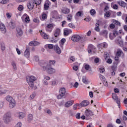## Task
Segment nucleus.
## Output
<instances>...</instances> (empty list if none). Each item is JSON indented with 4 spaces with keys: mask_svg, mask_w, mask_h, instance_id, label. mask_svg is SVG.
Returning <instances> with one entry per match:
<instances>
[{
    "mask_svg": "<svg viewBox=\"0 0 127 127\" xmlns=\"http://www.w3.org/2000/svg\"><path fill=\"white\" fill-rule=\"evenodd\" d=\"M85 115L88 118V119H90V117L94 116V114H93L92 111L89 109H86L85 111Z\"/></svg>",
    "mask_w": 127,
    "mask_h": 127,
    "instance_id": "obj_9",
    "label": "nucleus"
},
{
    "mask_svg": "<svg viewBox=\"0 0 127 127\" xmlns=\"http://www.w3.org/2000/svg\"><path fill=\"white\" fill-rule=\"evenodd\" d=\"M104 47L106 48L107 47V45L106 44H100L98 45V47Z\"/></svg>",
    "mask_w": 127,
    "mask_h": 127,
    "instance_id": "obj_48",
    "label": "nucleus"
},
{
    "mask_svg": "<svg viewBox=\"0 0 127 127\" xmlns=\"http://www.w3.org/2000/svg\"><path fill=\"white\" fill-rule=\"evenodd\" d=\"M90 13L91 15H95V14H96V10H95L94 9H92L90 10Z\"/></svg>",
    "mask_w": 127,
    "mask_h": 127,
    "instance_id": "obj_43",
    "label": "nucleus"
},
{
    "mask_svg": "<svg viewBox=\"0 0 127 127\" xmlns=\"http://www.w3.org/2000/svg\"><path fill=\"white\" fill-rule=\"evenodd\" d=\"M112 33H110L109 34V38H110V39L111 40H113V39H114V38L115 37H116L117 36V35H118L119 34V32L116 31V30H114L113 31V36H112Z\"/></svg>",
    "mask_w": 127,
    "mask_h": 127,
    "instance_id": "obj_13",
    "label": "nucleus"
},
{
    "mask_svg": "<svg viewBox=\"0 0 127 127\" xmlns=\"http://www.w3.org/2000/svg\"><path fill=\"white\" fill-rule=\"evenodd\" d=\"M101 22H102L100 20H97V23H96V27L95 28V30H96V31H97L98 32H99V31H100V28L99 27V26L100 25V23H101Z\"/></svg>",
    "mask_w": 127,
    "mask_h": 127,
    "instance_id": "obj_20",
    "label": "nucleus"
},
{
    "mask_svg": "<svg viewBox=\"0 0 127 127\" xmlns=\"http://www.w3.org/2000/svg\"><path fill=\"white\" fill-rule=\"evenodd\" d=\"M82 82L84 83V84H86V85L89 83V81H88V80H87L86 76H83Z\"/></svg>",
    "mask_w": 127,
    "mask_h": 127,
    "instance_id": "obj_34",
    "label": "nucleus"
},
{
    "mask_svg": "<svg viewBox=\"0 0 127 127\" xmlns=\"http://www.w3.org/2000/svg\"><path fill=\"white\" fill-rule=\"evenodd\" d=\"M112 98L116 101L117 104H118V108H121V99H119V97L116 93L112 94Z\"/></svg>",
    "mask_w": 127,
    "mask_h": 127,
    "instance_id": "obj_6",
    "label": "nucleus"
},
{
    "mask_svg": "<svg viewBox=\"0 0 127 127\" xmlns=\"http://www.w3.org/2000/svg\"><path fill=\"white\" fill-rule=\"evenodd\" d=\"M6 100L9 103V107L10 109H12L15 107V100L10 96H7L6 97Z\"/></svg>",
    "mask_w": 127,
    "mask_h": 127,
    "instance_id": "obj_3",
    "label": "nucleus"
},
{
    "mask_svg": "<svg viewBox=\"0 0 127 127\" xmlns=\"http://www.w3.org/2000/svg\"><path fill=\"white\" fill-rule=\"evenodd\" d=\"M90 104V102L87 100H84L80 104L78 105L79 108H82V107H87Z\"/></svg>",
    "mask_w": 127,
    "mask_h": 127,
    "instance_id": "obj_11",
    "label": "nucleus"
},
{
    "mask_svg": "<svg viewBox=\"0 0 127 127\" xmlns=\"http://www.w3.org/2000/svg\"><path fill=\"white\" fill-rule=\"evenodd\" d=\"M118 38L119 39L116 41V43L117 44H118V45H119V46L123 47V46H124V42L122 41V37L119 36Z\"/></svg>",
    "mask_w": 127,
    "mask_h": 127,
    "instance_id": "obj_15",
    "label": "nucleus"
},
{
    "mask_svg": "<svg viewBox=\"0 0 127 127\" xmlns=\"http://www.w3.org/2000/svg\"><path fill=\"white\" fill-rule=\"evenodd\" d=\"M0 46L2 51H4V50H5V46H4V43H1Z\"/></svg>",
    "mask_w": 127,
    "mask_h": 127,
    "instance_id": "obj_41",
    "label": "nucleus"
},
{
    "mask_svg": "<svg viewBox=\"0 0 127 127\" xmlns=\"http://www.w3.org/2000/svg\"><path fill=\"white\" fill-rule=\"evenodd\" d=\"M11 118L10 117H3V121L5 124H8V123H10Z\"/></svg>",
    "mask_w": 127,
    "mask_h": 127,
    "instance_id": "obj_27",
    "label": "nucleus"
},
{
    "mask_svg": "<svg viewBox=\"0 0 127 127\" xmlns=\"http://www.w3.org/2000/svg\"><path fill=\"white\" fill-rule=\"evenodd\" d=\"M44 78L45 79V80H50V77L47 76L46 75H44Z\"/></svg>",
    "mask_w": 127,
    "mask_h": 127,
    "instance_id": "obj_64",
    "label": "nucleus"
},
{
    "mask_svg": "<svg viewBox=\"0 0 127 127\" xmlns=\"http://www.w3.org/2000/svg\"><path fill=\"white\" fill-rule=\"evenodd\" d=\"M35 3L36 4L35 0H31L29 1V2L27 3L28 8H29V9H33Z\"/></svg>",
    "mask_w": 127,
    "mask_h": 127,
    "instance_id": "obj_8",
    "label": "nucleus"
},
{
    "mask_svg": "<svg viewBox=\"0 0 127 127\" xmlns=\"http://www.w3.org/2000/svg\"><path fill=\"white\" fill-rule=\"evenodd\" d=\"M105 16H106V17H110V16H111V12L107 11L105 14Z\"/></svg>",
    "mask_w": 127,
    "mask_h": 127,
    "instance_id": "obj_45",
    "label": "nucleus"
},
{
    "mask_svg": "<svg viewBox=\"0 0 127 127\" xmlns=\"http://www.w3.org/2000/svg\"><path fill=\"white\" fill-rule=\"evenodd\" d=\"M80 40L81 43H83V42H85V41H86V40H87V39H86V37L82 36V37H80Z\"/></svg>",
    "mask_w": 127,
    "mask_h": 127,
    "instance_id": "obj_40",
    "label": "nucleus"
},
{
    "mask_svg": "<svg viewBox=\"0 0 127 127\" xmlns=\"http://www.w3.org/2000/svg\"><path fill=\"white\" fill-rule=\"evenodd\" d=\"M112 72H111V75L112 76H115L116 74V71H117V65H113L111 67Z\"/></svg>",
    "mask_w": 127,
    "mask_h": 127,
    "instance_id": "obj_18",
    "label": "nucleus"
},
{
    "mask_svg": "<svg viewBox=\"0 0 127 127\" xmlns=\"http://www.w3.org/2000/svg\"><path fill=\"white\" fill-rule=\"evenodd\" d=\"M18 9L20 11H21V10H23V6L22 5H20L18 7Z\"/></svg>",
    "mask_w": 127,
    "mask_h": 127,
    "instance_id": "obj_52",
    "label": "nucleus"
},
{
    "mask_svg": "<svg viewBox=\"0 0 127 127\" xmlns=\"http://www.w3.org/2000/svg\"><path fill=\"white\" fill-rule=\"evenodd\" d=\"M113 8H114V9H118V8H119V6H118V5H117V4H115L113 5Z\"/></svg>",
    "mask_w": 127,
    "mask_h": 127,
    "instance_id": "obj_60",
    "label": "nucleus"
},
{
    "mask_svg": "<svg viewBox=\"0 0 127 127\" xmlns=\"http://www.w3.org/2000/svg\"><path fill=\"white\" fill-rule=\"evenodd\" d=\"M76 16L82 17V16L84 15V13H83V11H79L76 13Z\"/></svg>",
    "mask_w": 127,
    "mask_h": 127,
    "instance_id": "obj_33",
    "label": "nucleus"
},
{
    "mask_svg": "<svg viewBox=\"0 0 127 127\" xmlns=\"http://www.w3.org/2000/svg\"><path fill=\"white\" fill-rule=\"evenodd\" d=\"M54 50L55 51L57 54H61L62 51H61V49L58 46V45H56L54 46Z\"/></svg>",
    "mask_w": 127,
    "mask_h": 127,
    "instance_id": "obj_12",
    "label": "nucleus"
},
{
    "mask_svg": "<svg viewBox=\"0 0 127 127\" xmlns=\"http://www.w3.org/2000/svg\"><path fill=\"white\" fill-rule=\"evenodd\" d=\"M59 40V38L58 37H56V38H52V40H51V42L52 43H56Z\"/></svg>",
    "mask_w": 127,
    "mask_h": 127,
    "instance_id": "obj_35",
    "label": "nucleus"
},
{
    "mask_svg": "<svg viewBox=\"0 0 127 127\" xmlns=\"http://www.w3.org/2000/svg\"><path fill=\"white\" fill-rule=\"evenodd\" d=\"M100 35L105 37V38H108V31L107 30H104L102 31L99 33Z\"/></svg>",
    "mask_w": 127,
    "mask_h": 127,
    "instance_id": "obj_14",
    "label": "nucleus"
},
{
    "mask_svg": "<svg viewBox=\"0 0 127 127\" xmlns=\"http://www.w3.org/2000/svg\"><path fill=\"white\" fill-rule=\"evenodd\" d=\"M49 3H50L49 1L45 3L44 7L46 10H47L49 8Z\"/></svg>",
    "mask_w": 127,
    "mask_h": 127,
    "instance_id": "obj_32",
    "label": "nucleus"
},
{
    "mask_svg": "<svg viewBox=\"0 0 127 127\" xmlns=\"http://www.w3.org/2000/svg\"><path fill=\"white\" fill-rule=\"evenodd\" d=\"M62 11L63 13H64V14H68V13L70 12V9L67 8H64L62 9Z\"/></svg>",
    "mask_w": 127,
    "mask_h": 127,
    "instance_id": "obj_25",
    "label": "nucleus"
},
{
    "mask_svg": "<svg viewBox=\"0 0 127 127\" xmlns=\"http://www.w3.org/2000/svg\"><path fill=\"white\" fill-rule=\"evenodd\" d=\"M5 118H11V114L9 112H7L4 115V117Z\"/></svg>",
    "mask_w": 127,
    "mask_h": 127,
    "instance_id": "obj_37",
    "label": "nucleus"
},
{
    "mask_svg": "<svg viewBox=\"0 0 127 127\" xmlns=\"http://www.w3.org/2000/svg\"><path fill=\"white\" fill-rule=\"evenodd\" d=\"M24 56L26 57L27 58H28L29 57L30 53H29V50L26 49V51L24 53Z\"/></svg>",
    "mask_w": 127,
    "mask_h": 127,
    "instance_id": "obj_30",
    "label": "nucleus"
},
{
    "mask_svg": "<svg viewBox=\"0 0 127 127\" xmlns=\"http://www.w3.org/2000/svg\"><path fill=\"white\" fill-rule=\"evenodd\" d=\"M112 62H113V61L111 59H109L107 61V63L108 64H112Z\"/></svg>",
    "mask_w": 127,
    "mask_h": 127,
    "instance_id": "obj_61",
    "label": "nucleus"
},
{
    "mask_svg": "<svg viewBox=\"0 0 127 127\" xmlns=\"http://www.w3.org/2000/svg\"><path fill=\"white\" fill-rule=\"evenodd\" d=\"M47 46L49 49H53V48L54 49V46L52 44L47 45Z\"/></svg>",
    "mask_w": 127,
    "mask_h": 127,
    "instance_id": "obj_46",
    "label": "nucleus"
},
{
    "mask_svg": "<svg viewBox=\"0 0 127 127\" xmlns=\"http://www.w3.org/2000/svg\"><path fill=\"white\" fill-rule=\"evenodd\" d=\"M112 22L114 23V24H116V25H119V26H121V23L117 20L113 19Z\"/></svg>",
    "mask_w": 127,
    "mask_h": 127,
    "instance_id": "obj_36",
    "label": "nucleus"
},
{
    "mask_svg": "<svg viewBox=\"0 0 127 127\" xmlns=\"http://www.w3.org/2000/svg\"><path fill=\"white\" fill-rule=\"evenodd\" d=\"M9 1V0H2L0 2V3H2V4H5L7 3Z\"/></svg>",
    "mask_w": 127,
    "mask_h": 127,
    "instance_id": "obj_44",
    "label": "nucleus"
},
{
    "mask_svg": "<svg viewBox=\"0 0 127 127\" xmlns=\"http://www.w3.org/2000/svg\"><path fill=\"white\" fill-rule=\"evenodd\" d=\"M17 116L19 119H23L24 117H25V114L22 113V112H20L17 113Z\"/></svg>",
    "mask_w": 127,
    "mask_h": 127,
    "instance_id": "obj_22",
    "label": "nucleus"
},
{
    "mask_svg": "<svg viewBox=\"0 0 127 127\" xmlns=\"http://www.w3.org/2000/svg\"><path fill=\"white\" fill-rule=\"evenodd\" d=\"M32 120H33V116H32V114H29L28 116L27 121L28 123H30Z\"/></svg>",
    "mask_w": 127,
    "mask_h": 127,
    "instance_id": "obj_31",
    "label": "nucleus"
},
{
    "mask_svg": "<svg viewBox=\"0 0 127 127\" xmlns=\"http://www.w3.org/2000/svg\"><path fill=\"white\" fill-rule=\"evenodd\" d=\"M71 32V30L68 29H65L64 31V34L65 36H68L69 35V34Z\"/></svg>",
    "mask_w": 127,
    "mask_h": 127,
    "instance_id": "obj_28",
    "label": "nucleus"
},
{
    "mask_svg": "<svg viewBox=\"0 0 127 127\" xmlns=\"http://www.w3.org/2000/svg\"><path fill=\"white\" fill-rule=\"evenodd\" d=\"M69 27H70V28H75V25L74 24L71 23L68 24Z\"/></svg>",
    "mask_w": 127,
    "mask_h": 127,
    "instance_id": "obj_50",
    "label": "nucleus"
},
{
    "mask_svg": "<svg viewBox=\"0 0 127 127\" xmlns=\"http://www.w3.org/2000/svg\"><path fill=\"white\" fill-rule=\"evenodd\" d=\"M36 94L35 93L32 94L30 96V98L31 99V100L34 99L35 98Z\"/></svg>",
    "mask_w": 127,
    "mask_h": 127,
    "instance_id": "obj_55",
    "label": "nucleus"
},
{
    "mask_svg": "<svg viewBox=\"0 0 127 127\" xmlns=\"http://www.w3.org/2000/svg\"><path fill=\"white\" fill-rule=\"evenodd\" d=\"M26 80L28 85L32 90H37V86H36V85H34L35 81H36V80H37V78H36V77L33 75H31L30 76H27L26 77Z\"/></svg>",
    "mask_w": 127,
    "mask_h": 127,
    "instance_id": "obj_2",
    "label": "nucleus"
},
{
    "mask_svg": "<svg viewBox=\"0 0 127 127\" xmlns=\"http://www.w3.org/2000/svg\"><path fill=\"white\" fill-rule=\"evenodd\" d=\"M39 44H40V43L36 41H31L29 43V46H36L37 45H39Z\"/></svg>",
    "mask_w": 127,
    "mask_h": 127,
    "instance_id": "obj_19",
    "label": "nucleus"
},
{
    "mask_svg": "<svg viewBox=\"0 0 127 127\" xmlns=\"http://www.w3.org/2000/svg\"><path fill=\"white\" fill-rule=\"evenodd\" d=\"M9 27L10 29H14L15 28V24L12 22H10L9 23Z\"/></svg>",
    "mask_w": 127,
    "mask_h": 127,
    "instance_id": "obj_29",
    "label": "nucleus"
},
{
    "mask_svg": "<svg viewBox=\"0 0 127 127\" xmlns=\"http://www.w3.org/2000/svg\"><path fill=\"white\" fill-rule=\"evenodd\" d=\"M0 29L2 31V33H5L6 32V29L5 26L3 24H1L0 26Z\"/></svg>",
    "mask_w": 127,
    "mask_h": 127,
    "instance_id": "obj_23",
    "label": "nucleus"
},
{
    "mask_svg": "<svg viewBox=\"0 0 127 127\" xmlns=\"http://www.w3.org/2000/svg\"><path fill=\"white\" fill-rule=\"evenodd\" d=\"M84 20H85V21H87L88 22H89V21H91V18L87 17V18H85L84 19Z\"/></svg>",
    "mask_w": 127,
    "mask_h": 127,
    "instance_id": "obj_63",
    "label": "nucleus"
},
{
    "mask_svg": "<svg viewBox=\"0 0 127 127\" xmlns=\"http://www.w3.org/2000/svg\"><path fill=\"white\" fill-rule=\"evenodd\" d=\"M11 65L13 67V70H17V67H16V64L14 62L11 63Z\"/></svg>",
    "mask_w": 127,
    "mask_h": 127,
    "instance_id": "obj_38",
    "label": "nucleus"
},
{
    "mask_svg": "<svg viewBox=\"0 0 127 127\" xmlns=\"http://www.w3.org/2000/svg\"><path fill=\"white\" fill-rule=\"evenodd\" d=\"M40 32L41 33V36H42V37H43V38H44V39H48V35L47 34H46V33L43 32L42 30L40 31Z\"/></svg>",
    "mask_w": 127,
    "mask_h": 127,
    "instance_id": "obj_24",
    "label": "nucleus"
},
{
    "mask_svg": "<svg viewBox=\"0 0 127 127\" xmlns=\"http://www.w3.org/2000/svg\"><path fill=\"white\" fill-rule=\"evenodd\" d=\"M52 28H53V25L52 24H49L46 27V30L49 32H51L52 31Z\"/></svg>",
    "mask_w": 127,
    "mask_h": 127,
    "instance_id": "obj_17",
    "label": "nucleus"
},
{
    "mask_svg": "<svg viewBox=\"0 0 127 127\" xmlns=\"http://www.w3.org/2000/svg\"><path fill=\"white\" fill-rule=\"evenodd\" d=\"M16 36L17 37H20L23 35V31L20 27H17L16 28Z\"/></svg>",
    "mask_w": 127,
    "mask_h": 127,
    "instance_id": "obj_7",
    "label": "nucleus"
},
{
    "mask_svg": "<svg viewBox=\"0 0 127 127\" xmlns=\"http://www.w3.org/2000/svg\"><path fill=\"white\" fill-rule=\"evenodd\" d=\"M81 39V36H80L78 35H74L71 37V40L72 41L78 42V41H79L80 39Z\"/></svg>",
    "mask_w": 127,
    "mask_h": 127,
    "instance_id": "obj_10",
    "label": "nucleus"
},
{
    "mask_svg": "<svg viewBox=\"0 0 127 127\" xmlns=\"http://www.w3.org/2000/svg\"><path fill=\"white\" fill-rule=\"evenodd\" d=\"M39 64L41 67H43V71H46L48 74H54L55 73V69L52 68L48 62L41 61L39 63Z\"/></svg>",
    "mask_w": 127,
    "mask_h": 127,
    "instance_id": "obj_1",
    "label": "nucleus"
},
{
    "mask_svg": "<svg viewBox=\"0 0 127 127\" xmlns=\"http://www.w3.org/2000/svg\"><path fill=\"white\" fill-rule=\"evenodd\" d=\"M78 86H79V83H78V82H75L74 84L73 87L78 88Z\"/></svg>",
    "mask_w": 127,
    "mask_h": 127,
    "instance_id": "obj_57",
    "label": "nucleus"
},
{
    "mask_svg": "<svg viewBox=\"0 0 127 127\" xmlns=\"http://www.w3.org/2000/svg\"><path fill=\"white\" fill-rule=\"evenodd\" d=\"M118 2L122 7H126V6H127V3L125 2L124 1H119Z\"/></svg>",
    "mask_w": 127,
    "mask_h": 127,
    "instance_id": "obj_26",
    "label": "nucleus"
},
{
    "mask_svg": "<svg viewBox=\"0 0 127 127\" xmlns=\"http://www.w3.org/2000/svg\"><path fill=\"white\" fill-rule=\"evenodd\" d=\"M99 71L100 73H104V72H105V68L103 67L100 68Z\"/></svg>",
    "mask_w": 127,
    "mask_h": 127,
    "instance_id": "obj_54",
    "label": "nucleus"
},
{
    "mask_svg": "<svg viewBox=\"0 0 127 127\" xmlns=\"http://www.w3.org/2000/svg\"><path fill=\"white\" fill-rule=\"evenodd\" d=\"M73 104H74V101L73 100L67 101L65 103L64 107H65V108H69V107H71Z\"/></svg>",
    "mask_w": 127,
    "mask_h": 127,
    "instance_id": "obj_16",
    "label": "nucleus"
},
{
    "mask_svg": "<svg viewBox=\"0 0 127 127\" xmlns=\"http://www.w3.org/2000/svg\"><path fill=\"white\" fill-rule=\"evenodd\" d=\"M55 37H58L59 35H60V29L57 28L55 31V33L54 34Z\"/></svg>",
    "mask_w": 127,
    "mask_h": 127,
    "instance_id": "obj_21",
    "label": "nucleus"
},
{
    "mask_svg": "<svg viewBox=\"0 0 127 127\" xmlns=\"http://www.w3.org/2000/svg\"><path fill=\"white\" fill-rule=\"evenodd\" d=\"M80 115L81 114L80 113H77L75 115L76 119H77V120H80V119H81V116H80Z\"/></svg>",
    "mask_w": 127,
    "mask_h": 127,
    "instance_id": "obj_47",
    "label": "nucleus"
},
{
    "mask_svg": "<svg viewBox=\"0 0 127 127\" xmlns=\"http://www.w3.org/2000/svg\"><path fill=\"white\" fill-rule=\"evenodd\" d=\"M67 20L71 21V20H72V15L71 14L67 15Z\"/></svg>",
    "mask_w": 127,
    "mask_h": 127,
    "instance_id": "obj_49",
    "label": "nucleus"
},
{
    "mask_svg": "<svg viewBox=\"0 0 127 127\" xmlns=\"http://www.w3.org/2000/svg\"><path fill=\"white\" fill-rule=\"evenodd\" d=\"M110 27L111 29H114V28L116 27V25H115V24L112 23L110 25Z\"/></svg>",
    "mask_w": 127,
    "mask_h": 127,
    "instance_id": "obj_53",
    "label": "nucleus"
},
{
    "mask_svg": "<svg viewBox=\"0 0 127 127\" xmlns=\"http://www.w3.org/2000/svg\"><path fill=\"white\" fill-rule=\"evenodd\" d=\"M56 63V62L55 61H49L50 65H54V64H55Z\"/></svg>",
    "mask_w": 127,
    "mask_h": 127,
    "instance_id": "obj_56",
    "label": "nucleus"
},
{
    "mask_svg": "<svg viewBox=\"0 0 127 127\" xmlns=\"http://www.w3.org/2000/svg\"><path fill=\"white\" fill-rule=\"evenodd\" d=\"M25 22L27 23H29L30 22V19L29 18V16H26V17L25 18Z\"/></svg>",
    "mask_w": 127,
    "mask_h": 127,
    "instance_id": "obj_39",
    "label": "nucleus"
},
{
    "mask_svg": "<svg viewBox=\"0 0 127 127\" xmlns=\"http://www.w3.org/2000/svg\"><path fill=\"white\" fill-rule=\"evenodd\" d=\"M124 55V53L123 52V51L122 50L119 49L117 51L116 57H115V60L116 61L117 64H119L120 63V58L119 57H121V56H123Z\"/></svg>",
    "mask_w": 127,
    "mask_h": 127,
    "instance_id": "obj_4",
    "label": "nucleus"
},
{
    "mask_svg": "<svg viewBox=\"0 0 127 127\" xmlns=\"http://www.w3.org/2000/svg\"><path fill=\"white\" fill-rule=\"evenodd\" d=\"M84 68H85V70H87L90 69V65L89 64H85L84 65Z\"/></svg>",
    "mask_w": 127,
    "mask_h": 127,
    "instance_id": "obj_51",
    "label": "nucleus"
},
{
    "mask_svg": "<svg viewBox=\"0 0 127 127\" xmlns=\"http://www.w3.org/2000/svg\"><path fill=\"white\" fill-rule=\"evenodd\" d=\"M34 22H35L36 23H39V20L37 18H35L33 19Z\"/></svg>",
    "mask_w": 127,
    "mask_h": 127,
    "instance_id": "obj_62",
    "label": "nucleus"
},
{
    "mask_svg": "<svg viewBox=\"0 0 127 127\" xmlns=\"http://www.w3.org/2000/svg\"><path fill=\"white\" fill-rule=\"evenodd\" d=\"M61 42L62 44V45H64V42H66V39L63 38L61 40Z\"/></svg>",
    "mask_w": 127,
    "mask_h": 127,
    "instance_id": "obj_58",
    "label": "nucleus"
},
{
    "mask_svg": "<svg viewBox=\"0 0 127 127\" xmlns=\"http://www.w3.org/2000/svg\"><path fill=\"white\" fill-rule=\"evenodd\" d=\"M65 96H66V89L64 87L60 88L59 90V95L57 96V99H62L63 97H65Z\"/></svg>",
    "mask_w": 127,
    "mask_h": 127,
    "instance_id": "obj_5",
    "label": "nucleus"
},
{
    "mask_svg": "<svg viewBox=\"0 0 127 127\" xmlns=\"http://www.w3.org/2000/svg\"><path fill=\"white\" fill-rule=\"evenodd\" d=\"M47 18V15L45 13H43L42 15V18L41 19V20H45V19H46Z\"/></svg>",
    "mask_w": 127,
    "mask_h": 127,
    "instance_id": "obj_42",
    "label": "nucleus"
},
{
    "mask_svg": "<svg viewBox=\"0 0 127 127\" xmlns=\"http://www.w3.org/2000/svg\"><path fill=\"white\" fill-rule=\"evenodd\" d=\"M6 16L8 19H9L11 17V15H10V14L9 12H7V13H6Z\"/></svg>",
    "mask_w": 127,
    "mask_h": 127,
    "instance_id": "obj_59",
    "label": "nucleus"
}]
</instances>
